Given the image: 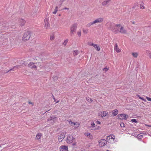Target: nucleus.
I'll return each instance as SVG.
<instances>
[{
    "instance_id": "1",
    "label": "nucleus",
    "mask_w": 151,
    "mask_h": 151,
    "mask_svg": "<svg viewBox=\"0 0 151 151\" xmlns=\"http://www.w3.org/2000/svg\"><path fill=\"white\" fill-rule=\"evenodd\" d=\"M115 136L114 135H110L108 136L106 138L107 141L110 143H114L115 142H117L116 140H115Z\"/></svg>"
},
{
    "instance_id": "2",
    "label": "nucleus",
    "mask_w": 151,
    "mask_h": 151,
    "mask_svg": "<svg viewBox=\"0 0 151 151\" xmlns=\"http://www.w3.org/2000/svg\"><path fill=\"white\" fill-rule=\"evenodd\" d=\"M116 24L111 22H109L107 23L106 25L109 29L112 31L113 32L115 29Z\"/></svg>"
},
{
    "instance_id": "3",
    "label": "nucleus",
    "mask_w": 151,
    "mask_h": 151,
    "mask_svg": "<svg viewBox=\"0 0 151 151\" xmlns=\"http://www.w3.org/2000/svg\"><path fill=\"white\" fill-rule=\"evenodd\" d=\"M30 32L27 31L24 33L23 36L22 37V40L24 41H26L28 40L30 38Z\"/></svg>"
},
{
    "instance_id": "4",
    "label": "nucleus",
    "mask_w": 151,
    "mask_h": 151,
    "mask_svg": "<svg viewBox=\"0 0 151 151\" xmlns=\"http://www.w3.org/2000/svg\"><path fill=\"white\" fill-rule=\"evenodd\" d=\"M77 25L76 24H74L72 25L70 27L71 35L74 34L76 30Z\"/></svg>"
},
{
    "instance_id": "5",
    "label": "nucleus",
    "mask_w": 151,
    "mask_h": 151,
    "mask_svg": "<svg viewBox=\"0 0 151 151\" xmlns=\"http://www.w3.org/2000/svg\"><path fill=\"white\" fill-rule=\"evenodd\" d=\"M104 20V18L102 17H99L93 21L94 24H96L100 23H102Z\"/></svg>"
},
{
    "instance_id": "6",
    "label": "nucleus",
    "mask_w": 151,
    "mask_h": 151,
    "mask_svg": "<svg viewBox=\"0 0 151 151\" xmlns=\"http://www.w3.org/2000/svg\"><path fill=\"white\" fill-rule=\"evenodd\" d=\"M122 26L120 24H116L115 29L114 30L113 32H115V33H117L119 32V30H120V27H121Z\"/></svg>"
},
{
    "instance_id": "7",
    "label": "nucleus",
    "mask_w": 151,
    "mask_h": 151,
    "mask_svg": "<svg viewBox=\"0 0 151 151\" xmlns=\"http://www.w3.org/2000/svg\"><path fill=\"white\" fill-rule=\"evenodd\" d=\"M119 118L122 119H127L128 118V115L124 114H119L118 115Z\"/></svg>"
},
{
    "instance_id": "8",
    "label": "nucleus",
    "mask_w": 151,
    "mask_h": 151,
    "mask_svg": "<svg viewBox=\"0 0 151 151\" xmlns=\"http://www.w3.org/2000/svg\"><path fill=\"white\" fill-rule=\"evenodd\" d=\"M73 137L72 136H68L67 138L66 141L68 143L70 144L73 142Z\"/></svg>"
},
{
    "instance_id": "9",
    "label": "nucleus",
    "mask_w": 151,
    "mask_h": 151,
    "mask_svg": "<svg viewBox=\"0 0 151 151\" xmlns=\"http://www.w3.org/2000/svg\"><path fill=\"white\" fill-rule=\"evenodd\" d=\"M60 151H68V147L65 145L61 146L60 147Z\"/></svg>"
},
{
    "instance_id": "10",
    "label": "nucleus",
    "mask_w": 151,
    "mask_h": 151,
    "mask_svg": "<svg viewBox=\"0 0 151 151\" xmlns=\"http://www.w3.org/2000/svg\"><path fill=\"white\" fill-rule=\"evenodd\" d=\"M99 142V146L103 147L106 144L107 141L105 139H102L100 140Z\"/></svg>"
},
{
    "instance_id": "11",
    "label": "nucleus",
    "mask_w": 151,
    "mask_h": 151,
    "mask_svg": "<svg viewBox=\"0 0 151 151\" xmlns=\"http://www.w3.org/2000/svg\"><path fill=\"white\" fill-rule=\"evenodd\" d=\"M65 136V134L64 133H62L61 134L58 135V141L59 142L62 141Z\"/></svg>"
},
{
    "instance_id": "12",
    "label": "nucleus",
    "mask_w": 151,
    "mask_h": 151,
    "mask_svg": "<svg viewBox=\"0 0 151 151\" xmlns=\"http://www.w3.org/2000/svg\"><path fill=\"white\" fill-rule=\"evenodd\" d=\"M57 120V118L56 117H51L50 119H49L48 120V121L51 123L52 124H53L55 121Z\"/></svg>"
},
{
    "instance_id": "13",
    "label": "nucleus",
    "mask_w": 151,
    "mask_h": 151,
    "mask_svg": "<svg viewBox=\"0 0 151 151\" xmlns=\"http://www.w3.org/2000/svg\"><path fill=\"white\" fill-rule=\"evenodd\" d=\"M48 19H45V27L46 29L48 28L50 26V25L48 22Z\"/></svg>"
},
{
    "instance_id": "14",
    "label": "nucleus",
    "mask_w": 151,
    "mask_h": 151,
    "mask_svg": "<svg viewBox=\"0 0 151 151\" xmlns=\"http://www.w3.org/2000/svg\"><path fill=\"white\" fill-rule=\"evenodd\" d=\"M28 66L31 68H36V66L35 63L32 62H30L28 65Z\"/></svg>"
},
{
    "instance_id": "15",
    "label": "nucleus",
    "mask_w": 151,
    "mask_h": 151,
    "mask_svg": "<svg viewBox=\"0 0 151 151\" xmlns=\"http://www.w3.org/2000/svg\"><path fill=\"white\" fill-rule=\"evenodd\" d=\"M69 124L72 126H75L76 127H78L79 126V124L76 122H73L71 121H69Z\"/></svg>"
},
{
    "instance_id": "16",
    "label": "nucleus",
    "mask_w": 151,
    "mask_h": 151,
    "mask_svg": "<svg viewBox=\"0 0 151 151\" xmlns=\"http://www.w3.org/2000/svg\"><path fill=\"white\" fill-rule=\"evenodd\" d=\"M108 113L105 111H102L99 114V115L102 117H105L106 116Z\"/></svg>"
},
{
    "instance_id": "17",
    "label": "nucleus",
    "mask_w": 151,
    "mask_h": 151,
    "mask_svg": "<svg viewBox=\"0 0 151 151\" xmlns=\"http://www.w3.org/2000/svg\"><path fill=\"white\" fill-rule=\"evenodd\" d=\"M120 30H119V32L122 34H125L127 33V30L124 29V27L122 26L121 27H120Z\"/></svg>"
},
{
    "instance_id": "18",
    "label": "nucleus",
    "mask_w": 151,
    "mask_h": 151,
    "mask_svg": "<svg viewBox=\"0 0 151 151\" xmlns=\"http://www.w3.org/2000/svg\"><path fill=\"white\" fill-rule=\"evenodd\" d=\"M117 44L116 43L115 44V46L114 47V50L117 52H121V50L118 48Z\"/></svg>"
},
{
    "instance_id": "19",
    "label": "nucleus",
    "mask_w": 151,
    "mask_h": 151,
    "mask_svg": "<svg viewBox=\"0 0 151 151\" xmlns=\"http://www.w3.org/2000/svg\"><path fill=\"white\" fill-rule=\"evenodd\" d=\"M88 127L90 129L94 130H98L99 128V127L98 126H96L95 127Z\"/></svg>"
},
{
    "instance_id": "20",
    "label": "nucleus",
    "mask_w": 151,
    "mask_h": 151,
    "mask_svg": "<svg viewBox=\"0 0 151 151\" xmlns=\"http://www.w3.org/2000/svg\"><path fill=\"white\" fill-rule=\"evenodd\" d=\"M19 23H20V25L21 26H22L24 25L25 23V21L23 19H20L19 20Z\"/></svg>"
},
{
    "instance_id": "21",
    "label": "nucleus",
    "mask_w": 151,
    "mask_h": 151,
    "mask_svg": "<svg viewBox=\"0 0 151 151\" xmlns=\"http://www.w3.org/2000/svg\"><path fill=\"white\" fill-rule=\"evenodd\" d=\"M85 135L90 139H92V135L88 132H86L85 133Z\"/></svg>"
},
{
    "instance_id": "22",
    "label": "nucleus",
    "mask_w": 151,
    "mask_h": 151,
    "mask_svg": "<svg viewBox=\"0 0 151 151\" xmlns=\"http://www.w3.org/2000/svg\"><path fill=\"white\" fill-rule=\"evenodd\" d=\"M110 0H106L102 3V5L103 6H105L108 4Z\"/></svg>"
},
{
    "instance_id": "23",
    "label": "nucleus",
    "mask_w": 151,
    "mask_h": 151,
    "mask_svg": "<svg viewBox=\"0 0 151 151\" xmlns=\"http://www.w3.org/2000/svg\"><path fill=\"white\" fill-rule=\"evenodd\" d=\"M132 55L134 58H137L138 56V53L137 52H133L132 53Z\"/></svg>"
},
{
    "instance_id": "24",
    "label": "nucleus",
    "mask_w": 151,
    "mask_h": 151,
    "mask_svg": "<svg viewBox=\"0 0 151 151\" xmlns=\"http://www.w3.org/2000/svg\"><path fill=\"white\" fill-rule=\"evenodd\" d=\"M118 113V111L117 109H115L114 110V111L113 112V116H114L116 115Z\"/></svg>"
},
{
    "instance_id": "25",
    "label": "nucleus",
    "mask_w": 151,
    "mask_h": 151,
    "mask_svg": "<svg viewBox=\"0 0 151 151\" xmlns=\"http://www.w3.org/2000/svg\"><path fill=\"white\" fill-rule=\"evenodd\" d=\"M65 0H60L59 2H58V6L59 7H60L61 5L63 4V2L65 1Z\"/></svg>"
},
{
    "instance_id": "26",
    "label": "nucleus",
    "mask_w": 151,
    "mask_h": 151,
    "mask_svg": "<svg viewBox=\"0 0 151 151\" xmlns=\"http://www.w3.org/2000/svg\"><path fill=\"white\" fill-rule=\"evenodd\" d=\"M98 51H99L100 50V48L99 46H98L97 44H95V46H93Z\"/></svg>"
},
{
    "instance_id": "27",
    "label": "nucleus",
    "mask_w": 151,
    "mask_h": 151,
    "mask_svg": "<svg viewBox=\"0 0 151 151\" xmlns=\"http://www.w3.org/2000/svg\"><path fill=\"white\" fill-rule=\"evenodd\" d=\"M58 6H56L54 12H53L52 13L54 14H56L57 12L58 11Z\"/></svg>"
},
{
    "instance_id": "28",
    "label": "nucleus",
    "mask_w": 151,
    "mask_h": 151,
    "mask_svg": "<svg viewBox=\"0 0 151 151\" xmlns=\"http://www.w3.org/2000/svg\"><path fill=\"white\" fill-rule=\"evenodd\" d=\"M42 135L41 133H39L37 134L36 136V138L37 139H39L40 138Z\"/></svg>"
},
{
    "instance_id": "29",
    "label": "nucleus",
    "mask_w": 151,
    "mask_h": 151,
    "mask_svg": "<svg viewBox=\"0 0 151 151\" xmlns=\"http://www.w3.org/2000/svg\"><path fill=\"white\" fill-rule=\"evenodd\" d=\"M94 24L93 23V22H90L88 23L86 25V27H90V26H91V25Z\"/></svg>"
},
{
    "instance_id": "30",
    "label": "nucleus",
    "mask_w": 151,
    "mask_h": 151,
    "mask_svg": "<svg viewBox=\"0 0 151 151\" xmlns=\"http://www.w3.org/2000/svg\"><path fill=\"white\" fill-rule=\"evenodd\" d=\"M20 67L19 66H14V67H13V68L12 69H10L9 70H8L7 72H9V71H10V70H14V69H17V68H18L19 67Z\"/></svg>"
},
{
    "instance_id": "31",
    "label": "nucleus",
    "mask_w": 151,
    "mask_h": 151,
    "mask_svg": "<svg viewBox=\"0 0 151 151\" xmlns=\"http://www.w3.org/2000/svg\"><path fill=\"white\" fill-rule=\"evenodd\" d=\"M86 100L87 101L89 102H91L92 101V99L89 97L87 98Z\"/></svg>"
},
{
    "instance_id": "32",
    "label": "nucleus",
    "mask_w": 151,
    "mask_h": 151,
    "mask_svg": "<svg viewBox=\"0 0 151 151\" xmlns=\"http://www.w3.org/2000/svg\"><path fill=\"white\" fill-rule=\"evenodd\" d=\"M54 35L53 34L51 35L50 36V39L51 40H53V39H54Z\"/></svg>"
},
{
    "instance_id": "33",
    "label": "nucleus",
    "mask_w": 151,
    "mask_h": 151,
    "mask_svg": "<svg viewBox=\"0 0 151 151\" xmlns=\"http://www.w3.org/2000/svg\"><path fill=\"white\" fill-rule=\"evenodd\" d=\"M68 41V40H66L64 41L63 43V44L65 46H66L67 44V42Z\"/></svg>"
},
{
    "instance_id": "34",
    "label": "nucleus",
    "mask_w": 151,
    "mask_h": 151,
    "mask_svg": "<svg viewBox=\"0 0 151 151\" xmlns=\"http://www.w3.org/2000/svg\"><path fill=\"white\" fill-rule=\"evenodd\" d=\"M77 35L79 37H80L81 35V31L79 30L77 32Z\"/></svg>"
},
{
    "instance_id": "35",
    "label": "nucleus",
    "mask_w": 151,
    "mask_h": 151,
    "mask_svg": "<svg viewBox=\"0 0 151 151\" xmlns=\"http://www.w3.org/2000/svg\"><path fill=\"white\" fill-rule=\"evenodd\" d=\"M88 45L90 46H95V44H93L92 42H90L88 43Z\"/></svg>"
},
{
    "instance_id": "36",
    "label": "nucleus",
    "mask_w": 151,
    "mask_h": 151,
    "mask_svg": "<svg viewBox=\"0 0 151 151\" xmlns=\"http://www.w3.org/2000/svg\"><path fill=\"white\" fill-rule=\"evenodd\" d=\"M146 52L147 55H149V56L150 55H151V52H150L149 50H146Z\"/></svg>"
},
{
    "instance_id": "37",
    "label": "nucleus",
    "mask_w": 151,
    "mask_h": 151,
    "mask_svg": "<svg viewBox=\"0 0 151 151\" xmlns=\"http://www.w3.org/2000/svg\"><path fill=\"white\" fill-rule=\"evenodd\" d=\"M131 121L133 122H135L136 123H137V122L135 119H133L131 120Z\"/></svg>"
},
{
    "instance_id": "38",
    "label": "nucleus",
    "mask_w": 151,
    "mask_h": 151,
    "mask_svg": "<svg viewBox=\"0 0 151 151\" xmlns=\"http://www.w3.org/2000/svg\"><path fill=\"white\" fill-rule=\"evenodd\" d=\"M73 54L74 55H76L78 54V52L76 51H74L73 52Z\"/></svg>"
},
{
    "instance_id": "39",
    "label": "nucleus",
    "mask_w": 151,
    "mask_h": 151,
    "mask_svg": "<svg viewBox=\"0 0 151 151\" xmlns=\"http://www.w3.org/2000/svg\"><path fill=\"white\" fill-rule=\"evenodd\" d=\"M120 125L122 127H124L125 125L123 122H121L120 123Z\"/></svg>"
},
{
    "instance_id": "40",
    "label": "nucleus",
    "mask_w": 151,
    "mask_h": 151,
    "mask_svg": "<svg viewBox=\"0 0 151 151\" xmlns=\"http://www.w3.org/2000/svg\"><path fill=\"white\" fill-rule=\"evenodd\" d=\"M140 8L141 9H144V6L143 4H141L140 6Z\"/></svg>"
},
{
    "instance_id": "41",
    "label": "nucleus",
    "mask_w": 151,
    "mask_h": 151,
    "mask_svg": "<svg viewBox=\"0 0 151 151\" xmlns=\"http://www.w3.org/2000/svg\"><path fill=\"white\" fill-rule=\"evenodd\" d=\"M138 97L139 98L142 100H143L144 101H145V99H144V98H143V97H140L139 96V95H138Z\"/></svg>"
},
{
    "instance_id": "42",
    "label": "nucleus",
    "mask_w": 151,
    "mask_h": 151,
    "mask_svg": "<svg viewBox=\"0 0 151 151\" xmlns=\"http://www.w3.org/2000/svg\"><path fill=\"white\" fill-rule=\"evenodd\" d=\"M83 32L85 34H87L88 33V31L86 29H83Z\"/></svg>"
},
{
    "instance_id": "43",
    "label": "nucleus",
    "mask_w": 151,
    "mask_h": 151,
    "mask_svg": "<svg viewBox=\"0 0 151 151\" xmlns=\"http://www.w3.org/2000/svg\"><path fill=\"white\" fill-rule=\"evenodd\" d=\"M108 70V69L107 68H104L103 69L104 71H105V72H106Z\"/></svg>"
},
{
    "instance_id": "44",
    "label": "nucleus",
    "mask_w": 151,
    "mask_h": 151,
    "mask_svg": "<svg viewBox=\"0 0 151 151\" xmlns=\"http://www.w3.org/2000/svg\"><path fill=\"white\" fill-rule=\"evenodd\" d=\"M146 98L148 101H151V98L147 97Z\"/></svg>"
},
{
    "instance_id": "45",
    "label": "nucleus",
    "mask_w": 151,
    "mask_h": 151,
    "mask_svg": "<svg viewBox=\"0 0 151 151\" xmlns=\"http://www.w3.org/2000/svg\"><path fill=\"white\" fill-rule=\"evenodd\" d=\"M91 125L92 126H94L95 125V124L93 122H92L91 123Z\"/></svg>"
},
{
    "instance_id": "46",
    "label": "nucleus",
    "mask_w": 151,
    "mask_h": 151,
    "mask_svg": "<svg viewBox=\"0 0 151 151\" xmlns=\"http://www.w3.org/2000/svg\"><path fill=\"white\" fill-rule=\"evenodd\" d=\"M96 123H97V124H100L101 123V122H99V121H96Z\"/></svg>"
},
{
    "instance_id": "47",
    "label": "nucleus",
    "mask_w": 151,
    "mask_h": 151,
    "mask_svg": "<svg viewBox=\"0 0 151 151\" xmlns=\"http://www.w3.org/2000/svg\"><path fill=\"white\" fill-rule=\"evenodd\" d=\"M29 104H32L33 105V103L32 102H31L30 101H29V102H28Z\"/></svg>"
},
{
    "instance_id": "48",
    "label": "nucleus",
    "mask_w": 151,
    "mask_h": 151,
    "mask_svg": "<svg viewBox=\"0 0 151 151\" xmlns=\"http://www.w3.org/2000/svg\"><path fill=\"white\" fill-rule=\"evenodd\" d=\"M63 9H68V10L69 9L68 8H65Z\"/></svg>"
},
{
    "instance_id": "49",
    "label": "nucleus",
    "mask_w": 151,
    "mask_h": 151,
    "mask_svg": "<svg viewBox=\"0 0 151 151\" xmlns=\"http://www.w3.org/2000/svg\"><path fill=\"white\" fill-rule=\"evenodd\" d=\"M131 22H132V23L133 24H135V22L134 21H132Z\"/></svg>"
},
{
    "instance_id": "50",
    "label": "nucleus",
    "mask_w": 151,
    "mask_h": 151,
    "mask_svg": "<svg viewBox=\"0 0 151 151\" xmlns=\"http://www.w3.org/2000/svg\"><path fill=\"white\" fill-rule=\"evenodd\" d=\"M149 57L151 59V55H150L149 56Z\"/></svg>"
},
{
    "instance_id": "51",
    "label": "nucleus",
    "mask_w": 151,
    "mask_h": 151,
    "mask_svg": "<svg viewBox=\"0 0 151 151\" xmlns=\"http://www.w3.org/2000/svg\"><path fill=\"white\" fill-rule=\"evenodd\" d=\"M149 27H151V24H150V26H149Z\"/></svg>"
},
{
    "instance_id": "52",
    "label": "nucleus",
    "mask_w": 151,
    "mask_h": 151,
    "mask_svg": "<svg viewBox=\"0 0 151 151\" xmlns=\"http://www.w3.org/2000/svg\"><path fill=\"white\" fill-rule=\"evenodd\" d=\"M59 16H61V14H59Z\"/></svg>"
},
{
    "instance_id": "53",
    "label": "nucleus",
    "mask_w": 151,
    "mask_h": 151,
    "mask_svg": "<svg viewBox=\"0 0 151 151\" xmlns=\"http://www.w3.org/2000/svg\"><path fill=\"white\" fill-rule=\"evenodd\" d=\"M140 137H142V135H140Z\"/></svg>"
},
{
    "instance_id": "54",
    "label": "nucleus",
    "mask_w": 151,
    "mask_h": 151,
    "mask_svg": "<svg viewBox=\"0 0 151 151\" xmlns=\"http://www.w3.org/2000/svg\"><path fill=\"white\" fill-rule=\"evenodd\" d=\"M59 101H58L56 102L57 103H58Z\"/></svg>"
}]
</instances>
